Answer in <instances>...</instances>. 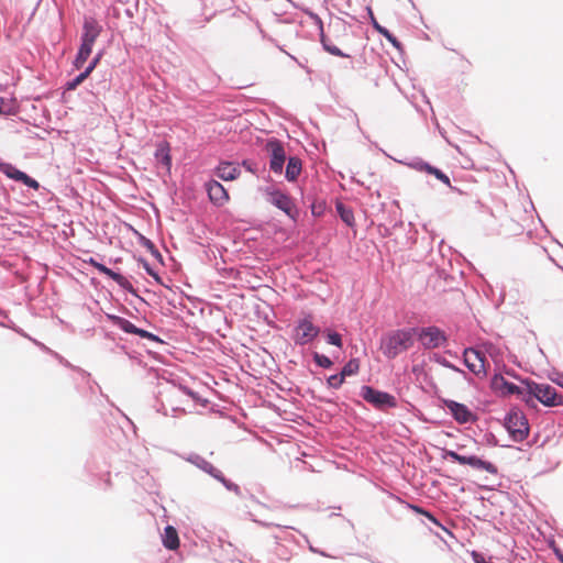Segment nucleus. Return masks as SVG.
<instances>
[{
	"label": "nucleus",
	"mask_w": 563,
	"mask_h": 563,
	"mask_svg": "<svg viewBox=\"0 0 563 563\" xmlns=\"http://www.w3.org/2000/svg\"><path fill=\"white\" fill-rule=\"evenodd\" d=\"M361 396L364 400L375 406L377 409L386 407H396V399L393 395L374 389L371 386H363L361 388Z\"/></svg>",
	"instance_id": "7"
},
{
	"label": "nucleus",
	"mask_w": 563,
	"mask_h": 563,
	"mask_svg": "<svg viewBox=\"0 0 563 563\" xmlns=\"http://www.w3.org/2000/svg\"><path fill=\"white\" fill-rule=\"evenodd\" d=\"M473 559L476 563H490V562H487L483 555L478 554V553H473Z\"/></svg>",
	"instance_id": "41"
},
{
	"label": "nucleus",
	"mask_w": 563,
	"mask_h": 563,
	"mask_svg": "<svg viewBox=\"0 0 563 563\" xmlns=\"http://www.w3.org/2000/svg\"><path fill=\"white\" fill-rule=\"evenodd\" d=\"M219 482H221L229 490H232V492H235L238 493L239 492V486L232 482H230L229 479H227L223 474L221 473L220 474V477L217 478Z\"/></svg>",
	"instance_id": "34"
},
{
	"label": "nucleus",
	"mask_w": 563,
	"mask_h": 563,
	"mask_svg": "<svg viewBox=\"0 0 563 563\" xmlns=\"http://www.w3.org/2000/svg\"><path fill=\"white\" fill-rule=\"evenodd\" d=\"M96 268L103 275L110 277L112 280H114L118 285H120L121 287H126L129 285V282L128 279L119 274V273H115L113 272L112 269L108 268L107 266H104L103 264L99 263L98 265H96Z\"/></svg>",
	"instance_id": "22"
},
{
	"label": "nucleus",
	"mask_w": 563,
	"mask_h": 563,
	"mask_svg": "<svg viewBox=\"0 0 563 563\" xmlns=\"http://www.w3.org/2000/svg\"><path fill=\"white\" fill-rule=\"evenodd\" d=\"M490 386L495 393L501 396L516 395L520 400L525 402L527 390L526 379L521 382V386H517L506 380L503 375L496 374L492 378Z\"/></svg>",
	"instance_id": "5"
},
{
	"label": "nucleus",
	"mask_w": 563,
	"mask_h": 563,
	"mask_svg": "<svg viewBox=\"0 0 563 563\" xmlns=\"http://www.w3.org/2000/svg\"><path fill=\"white\" fill-rule=\"evenodd\" d=\"M415 329L395 330L386 334L380 344L383 354L387 358H395L413 345Z\"/></svg>",
	"instance_id": "2"
},
{
	"label": "nucleus",
	"mask_w": 563,
	"mask_h": 563,
	"mask_svg": "<svg viewBox=\"0 0 563 563\" xmlns=\"http://www.w3.org/2000/svg\"><path fill=\"white\" fill-rule=\"evenodd\" d=\"M463 356L465 365L472 373L479 377L486 376L488 361L483 352L470 347L464 351Z\"/></svg>",
	"instance_id": "8"
},
{
	"label": "nucleus",
	"mask_w": 563,
	"mask_h": 563,
	"mask_svg": "<svg viewBox=\"0 0 563 563\" xmlns=\"http://www.w3.org/2000/svg\"><path fill=\"white\" fill-rule=\"evenodd\" d=\"M136 335L141 336V338H144V339H148V340H152V341H156L157 340V336L147 332L146 330H143V329H137V333Z\"/></svg>",
	"instance_id": "35"
},
{
	"label": "nucleus",
	"mask_w": 563,
	"mask_h": 563,
	"mask_svg": "<svg viewBox=\"0 0 563 563\" xmlns=\"http://www.w3.org/2000/svg\"><path fill=\"white\" fill-rule=\"evenodd\" d=\"M97 68L96 65H92L91 62L88 63V65L84 68L82 71H80L86 78L90 76V74Z\"/></svg>",
	"instance_id": "37"
},
{
	"label": "nucleus",
	"mask_w": 563,
	"mask_h": 563,
	"mask_svg": "<svg viewBox=\"0 0 563 563\" xmlns=\"http://www.w3.org/2000/svg\"><path fill=\"white\" fill-rule=\"evenodd\" d=\"M505 427L516 442H522L529 435V423L525 413L512 408L505 418Z\"/></svg>",
	"instance_id": "3"
},
{
	"label": "nucleus",
	"mask_w": 563,
	"mask_h": 563,
	"mask_svg": "<svg viewBox=\"0 0 563 563\" xmlns=\"http://www.w3.org/2000/svg\"><path fill=\"white\" fill-rule=\"evenodd\" d=\"M360 363L357 360H350L343 367L341 374L346 377L354 375L358 372Z\"/></svg>",
	"instance_id": "26"
},
{
	"label": "nucleus",
	"mask_w": 563,
	"mask_h": 563,
	"mask_svg": "<svg viewBox=\"0 0 563 563\" xmlns=\"http://www.w3.org/2000/svg\"><path fill=\"white\" fill-rule=\"evenodd\" d=\"M323 49L327 53H329V54H331L333 56L343 57V58H350L351 57L349 54L344 53L342 49H340L338 46H335L332 43L324 44V48Z\"/></svg>",
	"instance_id": "27"
},
{
	"label": "nucleus",
	"mask_w": 563,
	"mask_h": 563,
	"mask_svg": "<svg viewBox=\"0 0 563 563\" xmlns=\"http://www.w3.org/2000/svg\"><path fill=\"white\" fill-rule=\"evenodd\" d=\"M87 78L81 74L79 73L78 75H76L73 79L68 80L65 85V88L66 90H74L76 89L79 85H81Z\"/></svg>",
	"instance_id": "28"
},
{
	"label": "nucleus",
	"mask_w": 563,
	"mask_h": 563,
	"mask_svg": "<svg viewBox=\"0 0 563 563\" xmlns=\"http://www.w3.org/2000/svg\"><path fill=\"white\" fill-rule=\"evenodd\" d=\"M418 340L424 349H437L446 342V336L439 328L427 327L420 330L418 333Z\"/></svg>",
	"instance_id": "10"
},
{
	"label": "nucleus",
	"mask_w": 563,
	"mask_h": 563,
	"mask_svg": "<svg viewBox=\"0 0 563 563\" xmlns=\"http://www.w3.org/2000/svg\"><path fill=\"white\" fill-rule=\"evenodd\" d=\"M319 334V328L313 325L309 319L301 320L295 329L294 341L296 344L305 345L313 341Z\"/></svg>",
	"instance_id": "11"
},
{
	"label": "nucleus",
	"mask_w": 563,
	"mask_h": 563,
	"mask_svg": "<svg viewBox=\"0 0 563 563\" xmlns=\"http://www.w3.org/2000/svg\"><path fill=\"white\" fill-rule=\"evenodd\" d=\"M526 386L525 404L528 407L534 408L536 399L548 407L563 405V395L558 394L555 387L549 384H538L530 379H526Z\"/></svg>",
	"instance_id": "1"
},
{
	"label": "nucleus",
	"mask_w": 563,
	"mask_h": 563,
	"mask_svg": "<svg viewBox=\"0 0 563 563\" xmlns=\"http://www.w3.org/2000/svg\"><path fill=\"white\" fill-rule=\"evenodd\" d=\"M145 245H146V247H148L151 251H154V249H155V247H154V244H153L151 241H148V240L146 241Z\"/></svg>",
	"instance_id": "43"
},
{
	"label": "nucleus",
	"mask_w": 563,
	"mask_h": 563,
	"mask_svg": "<svg viewBox=\"0 0 563 563\" xmlns=\"http://www.w3.org/2000/svg\"><path fill=\"white\" fill-rule=\"evenodd\" d=\"M319 30V38H320V43L322 45V48H324V44H329L331 43L330 40L328 38V36L325 35L324 33V29H323V25L321 27H318Z\"/></svg>",
	"instance_id": "36"
},
{
	"label": "nucleus",
	"mask_w": 563,
	"mask_h": 563,
	"mask_svg": "<svg viewBox=\"0 0 563 563\" xmlns=\"http://www.w3.org/2000/svg\"><path fill=\"white\" fill-rule=\"evenodd\" d=\"M242 97H243L242 95H239V96H238V98H239V99H236V100H234V101H235V102H238V103H241V102H242V99H241Z\"/></svg>",
	"instance_id": "44"
},
{
	"label": "nucleus",
	"mask_w": 563,
	"mask_h": 563,
	"mask_svg": "<svg viewBox=\"0 0 563 563\" xmlns=\"http://www.w3.org/2000/svg\"><path fill=\"white\" fill-rule=\"evenodd\" d=\"M15 109L16 108H1L0 107V113L14 115V114H16Z\"/></svg>",
	"instance_id": "40"
},
{
	"label": "nucleus",
	"mask_w": 563,
	"mask_h": 563,
	"mask_svg": "<svg viewBox=\"0 0 563 563\" xmlns=\"http://www.w3.org/2000/svg\"><path fill=\"white\" fill-rule=\"evenodd\" d=\"M197 460H198L197 465L202 471H205L206 473L210 474L216 479L220 477L221 471L216 468L211 463L205 461L203 459H200L199 456H197Z\"/></svg>",
	"instance_id": "24"
},
{
	"label": "nucleus",
	"mask_w": 563,
	"mask_h": 563,
	"mask_svg": "<svg viewBox=\"0 0 563 563\" xmlns=\"http://www.w3.org/2000/svg\"><path fill=\"white\" fill-rule=\"evenodd\" d=\"M90 264H91L93 267H96V265H98L99 263H98V262H96L95 260H90Z\"/></svg>",
	"instance_id": "45"
},
{
	"label": "nucleus",
	"mask_w": 563,
	"mask_h": 563,
	"mask_svg": "<svg viewBox=\"0 0 563 563\" xmlns=\"http://www.w3.org/2000/svg\"><path fill=\"white\" fill-rule=\"evenodd\" d=\"M328 343L341 347L342 346V338L339 333L331 332L328 334Z\"/></svg>",
	"instance_id": "32"
},
{
	"label": "nucleus",
	"mask_w": 563,
	"mask_h": 563,
	"mask_svg": "<svg viewBox=\"0 0 563 563\" xmlns=\"http://www.w3.org/2000/svg\"><path fill=\"white\" fill-rule=\"evenodd\" d=\"M102 26L92 16H84L82 32L80 35V46L91 49L100 33Z\"/></svg>",
	"instance_id": "9"
},
{
	"label": "nucleus",
	"mask_w": 563,
	"mask_h": 563,
	"mask_svg": "<svg viewBox=\"0 0 563 563\" xmlns=\"http://www.w3.org/2000/svg\"><path fill=\"white\" fill-rule=\"evenodd\" d=\"M144 268L146 269V272L152 275L153 277H155L156 279H158V275L156 273H154L152 271V268H150L148 264L146 262H144Z\"/></svg>",
	"instance_id": "42"
},
{
	"label": "nucleus",
	"mask_w": 563,
	"mask_h": 563,
	"mask_svg": "<svg viewBox=\"0 0 563 563\" xmlns=\"http://www.w3.org/2000/svg\"><path fill=\"white\" fill-rule=\"evenodd\" d=\"M313 360L319 366L324 368H329L333 364L328 356L318 353L314 354Z\"/></svg>",
	"instance_id": "29"
},
{
	"label": "nucleus",
	"mask_w": 563,
	"mask_h": 563,
	"mask_svg": "<svg viewBox=\"0 0 563 563\" xmlns=\"http://www.w3.org/2000/svg\"><path fill=\"white\" fill-rule=\"evenodd\" d=\"M155 157L159 161L164 167L169 170L172 166L170 145L168 142L163 141L157 144Z\"/></svg>",
	"instance_id": "17"
},
{
	"label": "nucleus",
	"mask_w": 563,
	"mask_h": 563,
	"mask_svg": "<svg viewBox=\"0 0 563 563\" xmlns=\"http://www.w3.org/2000/svg\"><path fill=\"white\" fill-rule=\"evenodd\" d=\"M114 324L118 325L121 330H123L126 333L136 334L137 333V327H135L132 322L129 320L121 318V317H111Z\"/></svg>",
	"instance_id": "23"
},
{
	"label": "nucleus",
	"mask_w": 563,
	"mask_h": 563,
	"mask_svg": "<svg viewBox=\"0 0 563 563\" xmlns=\"http://www.w3.org/2000/svg\"><path fill=\"white\" fill-rule=\"evenodd\" d=\"M163 544L168 550H176L179 548L178 533L174 527L167 526L165 528L164 534H163Z\"/></svg>",
	"instance_id": "19"
},
{
	"label": "nucleus",
	"mask_w": 563,
	"mask_h": 563,
	"mask_svg": "<svg viewBox=\"0 0 563 563\" xmlns=\"http://www.w3.org/2000/svg\"><path fill=\"white\" fill-rule=\"evenodd\" d=\"M91 52H92L91 49H87V48H85V47L79 45L78 51H77L75 56L78 59L84 60L86 63L88 60Z\"/></svg>",
	"instance_id": "33"
},
{
	"label": "nucleus",
	"mask_w": 563,
	"mask_h": 563,
	"mask_svg": "<svg viewBox=\"0 0 563 563\" xmlns=\"http://www.w3.org/2000/svg\"><path fill=\"white\" fill-rule=\"evenodd\" d=\"M103 54H104L103 49L99 51L90 60L92 63V65L98 66L100 60L103 57Z\"/></svg>",
	"instance_id": "38"
},
{
	"label": "nucleus",
	"mask_w": 563,
	"mask_h": 563,
	"mask_svg": "<svg viewBox=\"0 0 563 563\" xmlns=\"http://www.w3.org/2000/svg\"><path fill=\"white\" fill-rule=\"evenodd\" d=\"M0 106H5L3 98H0Z\"/></svg>",
	"instance_id": "46"
},
{
	"label": "nucleus",
	"mask_w": 563,
	"mask_h": 563,
	"mask_svg": "<svg viewBox=\"0 0 563 563\" xmlns=\"http://www.w3.org/2000/svg\"><path fill=\"white\" fill-rule=\"evenodd\" d=\"M85 64H86V63H85L84 60H80V59H78V58L75 56V58H74V60H73V66H74V68H75V69H81V68L85 66Z\"/></svg>",
	"instance_id": "39"
},
{
	"label": "nucleus",
	"mask_w": 563,
	"mask_h": 563,
	"mask_svg": "<svg viewBox=\"0 0 563 563\" xmlns=\"http://www.w3.org/2000/svg\"><path fill=\"white\" fill-rule=\"evenodd\" d=\"M3 173L11 179L23 183L25 186L37 189L40 187L38 183L31 178L29 175L23 173L22 170L15 168L12 165H8L3 168Z\"/></svg>",
	"instance_id": "16"
},
{
	"label": "nucleus",
	"mask_w": 563,
	"mask_h": 563,
	"mask_svg": "<svg viewBox=\"0 0 563 563\" xmlns=\"http://www.w3.org/2000/svg\"><path fill=\"white\" fill-rule=\"evenodd\" d=\"M445 406L459 423H467L476 420V415L473 413L468 407L463 404L456 402L454 400H446Z\"/></svg>",
	"instance_id": "14"
},
{
	"label": "nucleus",
	"mask_w": 563,
	"mask_h": 563,
	"mask_svg": "<svg viewBox=\"0 0 563 563\" xmlns=\"http://www.w3.org/2000/svg\"><path fill=\"white\" fill-rule=\"evenodd\" d=\"M336 209H338V212L340 213L341 219L347 225H352L354 222V214H353L352 210L345 208L342 203H339Z\"/></svg>",
	"instance_id": "25"
},
{
	"label": "nucleus",
	"mask_w": 563,
	"mask_h": 563,
	"mask_svg": "<svg viewBox=\"0 0 563 563\" xmlns=\"http://www.w3.org/2000/svg\"><path fill=\"white\" fill-rule=\"evenodd\" d=\"M265 152L269 156V167L274 173L280 174L286 161L283 143L277 139H271L265 144Z\"/></svg>",
	"instance_id": "6"
},
{
	"label": "nucleus",
	"mask_w": 563,
	"mask_h": 563,
	"mask_svg": "<svg viewBox=\"0 0 563 563\" xmlns=\"http://www.w3.org/2000/svg\"><path fill=\"white\" fill-rule=\"evenodd\" d=\"M303 12L313 21L317 27H321L323 25L322 19L312 10L305 9Z\"/></svg>",
	"instance_id": "31"
},
{
	"label": "nucleus",
	"mask_w": 563,
	"mask_h": 563,
	"mask_svg": "<svg viewBox=\"0 0 563 563\" xmlns=\"http://www.w3.org/2000/svg\"><path fill=\"white\" fill-rule=\"evenodd\" d=\"M429 517H430V519H431L432 521L437 522L435 518H433L432 516H429Z\"/></svg>",
	"instance_id": "47"
},
{
	"label": "nucleus",
	"mask_w": 563,
	"mask_h": 563,
	"mask_svg": "<svg viewBox=\"0 0 563 563\" xmlns=\"http://www.w3.org/2000/svg\"><path fill=\"white\" fill-rule=\"evenodd\" d=\"M268 196H269V202L272 205H274L278 209L283 210L291 219L296 218L297 210H296L292 199L288 195L279 191V190H274V191H269Z\"/></svg>",
	"instance_id": "12"
},
{
	"label": "nucleus",
	"mask_w": 563,
	"mask_h": 563,
	"mask_svg": "<svg viewBox=\"0 0 563 563\" xmlns=\"http://www.w3.org/2000/svg\"><path fill=\"white\" fill-rule=\"evenodd\" d=\"M207 191L210 200L216 205L222 206L229 200L225 188L217 180H211L207 184Z\"/></svg>",
	"instance_id": "15"
},
{
	"label": "nucleus",
	"mask_w": 563,
	"mask_h": 563,
	"mask_svg": "<svg viewBox=\"0 0 563 563\" xmlns=\"http://www.w3.org/2000/svg\"><path fill=\"white\" fill-rule=\"evenodd\" d=\"M301 161L298 157H290L286 166V178L295 181L301 173Z\"/></svg>",
	"instance_id": "20"
},
{
	"label": "nucleus",
	"mask_w": 563,
	"mask_h": 563,
	"mask_svg": "<svg viewBox=\"0 0 563 563\" xmlns=\"http://www.w3.org/2000/svg\"><path fill=\"white\" fill-rule=\"evenodd\" d=\"M444 457L451 459L453 462H456L461 465H468L475 470H483L489 474L496 475L498 473V468L495 464L489 461H485L475 455H462L456 453L455 451L445 450Z\"/></svg>",
	"instance_id": "4"
},
{
	"label": "nucleus",
	"mask_w": 563,
	"mask_h": 563,
	"mask_svg": "<svg viewBox=\"0 0 563 563\" xmlns=\"http://www.w3.org/2000/svg\"><path fill=\"white\" fill-rule=\"evenodd\" d=\"M366 14L368 16L369 23L372 24L373 29L384 36L396 49L399 52H402L404 45L385 26L380 25L378 21L376 20L373 9L367 5L365 8Z\"/></svg>",
	"instance_id": "13"
},
{
	"label": "nucleus",
	"mask_w": 563,
	"mask_h": 563,
	"mask_svg": "<svg viewBox=\"0 0 563 563\" xmlns=\"http://www.w3.org/2000/svg\"><path fill=\"white\" fill-rule=\"evenodd\" d=\"M239 174L240 170L230 163H223L217 169L218 177L223 180H233Z\"/></svg>",
	"instance_id": "21"
},
{
	"label": "nucleus",
	"mask_w": 563,
	"mask_h": 563,
	"mask_svg": "<svg viewBox=\"0 0 563 563\" xmlns=\"http://www.w3.org/2000/svg\"><path fill=\"white\" fill-rule=\"evenodd\" d=\"M415 168L420 172H426L430 175H433L437 179L442 181L444 185H446L449 187L451 186L450 178L444 173H442L440 169L431 166L428 163L418 162V163H416Z\"/></svg>",
	"instance_id": "18"
},
{
	"label": "nucleus",
	"mask_w": 563,
	"mask_h": 563,
	"mask_svg": "<svg viewBox=\"0 0 563 563\" xmlns=\"http://www.w3.org/2000/svg\"><path fill=\"white\" fill-rule=\"evenodd\" d=\"M345 377L340 373L331 375L328 378V385L332 388H339L344 383Z\"/></svg>",
	"instance_id": "30"
}]
</instances>
